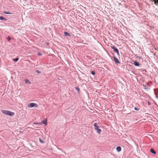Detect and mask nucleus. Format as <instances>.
<instances>
[{
    "mask_svg": "<svg viewBox=\"0 0 158 158\" xmlns=\"http://www.w3.org/2000/svg\"><path fill=\"white\" fill-rule=\"evenodd\" d=\"M1 111L4 114L10 116H12L15 114L14 113L7 110H1Z\"/></svg>",
    "mask_w": 158,
    "mask_h": 158,
    "instance_id": "1",
    "label": "nucleus"
},
{
    "mask_svg": "<svg viewBox=\"0 0 158 158\" xmlns=\"http://www.w3.org/2000/svg\"><path fill=\"white\" fill-rule=\"evenodd\" d=\"M0 19L1 20H5V21L6 20V19L5 18H4L2 16H0Z\"/></svg>",
    "mask_w": 158,
    "mask_h": 158,
    "instance_id": "11",
    "label": "nucleus"
},
{
    "mask_svg": "<svg viewBox=\"0 0 158 158\" xmlns=\"http://www.w3.org/2000/svg\"><path fill=\"white\" fill-rule=\"evenodd\" d=\"M38 54L39 55H40V56L41 55V53H38Z\"/></svg>",
    "mask_w": 158,
    "mask_h": 158,
    "instance_id": "19",
    "label": "nucleus"
},
{
    "mask_svg": "<svg viewBox=\"0 0 158 158\" xmlns=\"http://www.w3.org/2000/svg\"><path fill=\"white\" fill-rule=\"evenodd\" d=\"M134 109L135 110H139V109H138V108H137L136 107H135V108H134Z\"/></svg>",
    "mask_w": 158,
    "mask_h": 158,
    "instance_id": "18",
    "label": "nucleus"
},
{
    "mask_svg": "<svg viewBox=\"0 0 158 158\" xmlns=\"http://www.w3.org/2000/svg\"><path fill=\"white\" fill-rule=\"evenodd\" d=\"M7 39L9 40H10L11 39L10 38V37H8L7 38Z\"/></svg>",
    "mask_w": 158,
    "mask_h": 158,
    "instance_id": "17",
    "label": "nucleus"
},
{
    "mask_svg": "<svg viewBox=\"0 0 158 158\" xmlns=\"http://www.w3.org/2000/svg\"><path fill=\"white\" fill-rule=\"evenodd\" d=\"M150 152L151 153L153 154H155L156 153V152L153 149H151L150 150Z\"/></svg>",
    "mask_w": 158,
    "mask_h": 158,
    "instance_id": "8",
    "label": "nucleus"
},
{
    "mask_svg": "<svg viewBox=\"0 0 158 158\" xmlns=\"http://www.w3.org/2000/svg\"><path fill=\"white\" fill-rule=\"evenodd\" d=\"M47 120H43V123L45 125H46L47 124Z\"/></svg>",
    "mask_w": 158,
    "mask_h": 158,
    "instance_id": "12",
    "label": "nucleus"
},
{
    "mask_svg": "<svg viewBox=\"0 0 158 158\" xmlns=\"http://www.w3.org/2000/svg\"><path fill=\"white\" fill-rule=\"evenodd\" d=\"M64 33L65 36H70V35L68 33H67L66 32H64Z\"/></svg>",
    "mask_w": 158,
    "mask_h": 158,
    "instance_id": "9",
    "label": "nucleus"
},
{
    "mask_svg": "<svg viewBox=\"0 0 158 158\" xmlns=\"http://www.w3.org/2000/svg\"><path fill=\"white\" fill-rule=\"evenodd\" d=\"M39 141L41 143H44V142L43 140L42 139H40V138H39Z\"/></svg>",
    "mask_w": 158,
    "mask_h": 158,
    "instance_id": "13",
    "label": "nucleus"
},
{
    "mask_svg": "<svg viewBox=\"0 0 158 158\" xmlns=\"http://www.w3.org/2000/svg\"><path fill=\"white\" fill-rule=\"evenodd\" d=\"M27 106L29 108H31L33 107H37L38 106V105L35 103H31L28 104L27 105Z\"/></svg>",
    "mask_w": 158,
    "mask_h": 158,
    "instance_id": "3",
    "label": "nucleus"
},
{
    "mask_svg": "<svg viewBox=\"0 0 158 158\" xmlns=\"http://www.w3.org/2000/svg\"><path fill=\"white\" fill-rule=\"evenodd\" d=\"M111 48L112 49L114 50V52H116L117 53V54L118 55H119V52H118V50L117 48H115L113 46H111Z\"/></svg>",
    "mask_w": 158,
    "mask_h": 158,
    "instance_id": "4",
    "label": "nucleus"
},
{
    "mask_svg": "<svg viewBox=\"0 0 158 158\" xmlns=\"http://www.w3.org/2000/svg\"><path fill=\"white\" fill-rule=\"evenodd\" d=\"M36 72L37 73H39V71L38 70Z\"/></svg>",
    "mask_w": 158,
    "mask_h": 158,
    "instance_id": "21",
    "label": "nucleus"
},
{
    "mask_svg": "<svg viewBox=\"0 0 158 158\" xmlns=\"http://www.w3.org/2000/svg\"><path fill=\"white\" fill-rule=\"evenodd\" d=\"M134 64L135 66H138L139 65V63L136 61H135L134 63Z\"/></svg>",
    "mask_w": 158,
    "mask_h": 158,
    "instance_id": "6",
    "label": "nucleus"
},
{
    "mask_svg": "<svg viewBox=\"0 0 158 158\" xmlns=\"http://www.w3.org/2000/svg\"><path fill=\"white\" fill-rule=\"evenodd\" d=\"M13 60L14 61L16 62L19 59L18 58H16L15 59H13Z\"/></svg>",
    "mask_w": 158,
    "mask_h": 158,
    "instance_id": "14",
    "label": "nucleus"
},
{
    "mask_svg": "<svg viewBox=\"0 0 158 158\" xmlns=\"http://www.w3.org/2000/svg\"><path fill=\"white\" fill-rule=\"evenodd\" d=\"M25 82L26 83V84H31V82H30V81L28 80L27 79H26L25 80Z\"/></svg>",
    "mask_w": 158,
    "mask_h": 158,
    "instance_id": "10",
    "label": "nucleus"
},
{
    "mask_svg": "<svg viewBox=\"0 0 158 158\" xmlns=\"http://www.w3.org/2000/svg\"><path fill=\"white\" fill-rule=\"evenodd\" d=\"M91 73L92 74L94 75H95V72L94 71H92L91 72Z\"/></svg>",
    "mask_w": 158,
    "mask_h": 158,
    "instance_id": "15",
    "label": "nucleus"
},
{
    "mask_svg": "<svg viewBox=\"0 0 158 158\" xmlns=\"http://www.w3.org/2000/svg\"><path fill=\"white\" fill-rule=\"evenodd\" d=\"M116 150L118 152H120L121 151V148L120 146H118L116 148Z\"/></svg>",
    "mask_w": 158,
    "mask_h": 158,
    "instance_id": "7",
    "label": "nucleus"
},
{
    "mask_svg": "<svg viewBox=\"0 0 158 158\" xmlns=\"http://www.w3.org/2000/svg\"><path fill=\"white\" fill-rule=\"evenodd\" d=\"M113 58L115 63L118 64L120 63L118 59L117 58L115 57H114Z\"/></svg>",
    "mask_w": 158,
    "mask_h": 158,
    "instance_id": "5",
    "label": "nucleus"
},
{
    "mask_svg": "<svg viewBox=\"0 0 158 158\" xmlns=\"http://www.w3.org/2000/svg\"><path fill=\"white\" fill-rule=\"evenodd\" d=\"M4 13L6 14H9V13H7L6 12H4Z\"/></svg>",
    "mask_w": 158,
    "mask_h": 158,
    "instance_id": "20",
    "label": "nucleus"
},
{
    "mask_svg": "<svg viewBox=\"0 0 158 158\" xmlns=\"http://www.w3.org/2000/svg\"><path fill=\"white\" fill-rule=\"evenodd\" d=\"M94 129L97 130L98 133L99 134H100L101 131V130L99 129V127L98 126V123H94Z\"/></svg>",
    "mask_w": 158,
    "mask_h": 158,
    "instance_id": "2",
    "label": "nucleus"
},
{
    "mask_svg": "<svg viewBox=\"0 0 158 158\" xmlns=\"http://www.w3.org/2000/svg\"><path fill=\"white\" fill-rule=\"evenodd\" d=\"M76 90L78 92L79 91V89L78 87H76Z\"/></svg>",
    "mask_w": 158,
    "mask_h": 158,
    "instance_id": "16",
    "label": "nucleus"
}]
</instances>
